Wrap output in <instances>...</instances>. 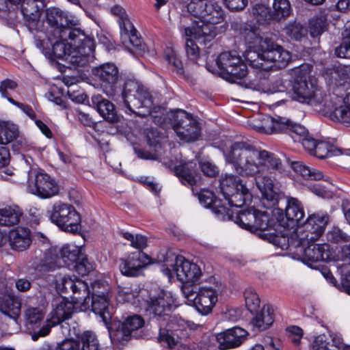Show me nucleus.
<instances>
[{"label":"nucleus","instance_id":"obj_1","mask_svg":"<svg viewBox=\"0 0 350 350\" xmlns=\"http://www.w3.org/2000/svg\"><path fill=\"white\" fill-rule=\"evenodd\" d=\"M224 157L239 176L254 177L265 208H271L278 204L279 195L273 190V180L265 174V171L272 173L282 170V161L276 154L245 142H236L224 152Z\"/></svg>","mask_w":350,"mask_h":350},{"label":"nucleus","instance_id":"obj_2","mask_svg":"<svg viewBox=\"0 0 350 350\" xmlns=\"http://www.w3.org/2000/svg\"><path fill=\"white\" fill-rule=\"evenodd\" d=\"M330 216L325 211L311 214L306 222L299 226L290 237L271 234L273 245L282 250L297 249L301 254L302 261L312 268L314 263L329 262L334 259L333 252L328 244H314L324 233Z\"/></svg>","mask_w":350,"mask_h":350},{"label":"nucleus","instance_id":"obj_3","mask_svg":"<svg viewBox=\"0 0 350 350\" xmlns=\"http://www.w3.org/2000/svg\"><path fill=\"white\" fill-rule=\"evenodd\" d=\"M92 75L98 80L104 92L109 97L116 96L122 109L128 114L146 116L150 113L153 98L148 90L135 79H127L120 91L117 83L120 75L117 66L111 62L104 63L92 68Z\"/></svg>","mask_w":350,"mask_h":350},{"label":"nucleus","instance_id":"obj_4","mask_svg":"<svg viewBox=\"0 0 350 350\" xmlns=\"http://www.w3.org/2000/svg\"><path fill=\"white\" fill-rule=\"evenodd\" d=\"M44 36H35L34 44L51 60H64L73 66L83 67L94 59V40L79 28Z\"/></svg>","mask_w":350,"mask_h":350},{"label":"nucleus","instance_id":"obj_5","mask_svg":"<svg viewBox=\"0 0 350 350\" xmlns=\"http://www.w3.org/2000/svg\"><path fill=\"white\" fill-rule=\"evenodd\" d=\"M231 27L239 31L247 46L243 57L250 66L267 71L285 68L291 61V55L288 51L261 35L256 27L239 23H232Z\"/></svg>","mask_w":350,"mask_h":350},{"label":"nucleus","instance_id":"obj_6","mask_svg":"<svg viewBox=\"0 0 350 350\" xmlns=\"http://www.w3.org/2000/svg\"><path fill=\"white\" fill-rule=\"evenodd\" d=\"M294 79L292 84L293 99L301 103L311 105L315 110L323 113L330 112L334 99L337 98L338 93L342 91V85L333 89L332 92L326 94L319 88L315 78L308 75L306 70L301 68L293 70Z\"/></svg>","mask_w":350,"mask_h":350},{"label":"nucleus","instance_id":"obj_7","mask_svg":"<svg viewBox=\"0 0 350 350\" xmlns=\"http://www.w3.org/2000/svg\"><path fill=\"white\" fill-rule=\"evenodd\" d=\"M191 16L198 18L201 25L192 22L191 25H187L189 17L183 16L180 18V27L184 29L186 35H194L195 39L200 44H206L214 39L217 35L216 24L224 19V11L216 0H208L200 8H197L189 13Z\"/></svg>","mask_w":350,"mask_h":350},{"label":"nucleus","instance_id":"obj_8","mask_svg":"<svg viewBox=\"0 0 350 350\" xmlns=\"http://www.w3.org/2000/svg\"><path fill=\"white\" fill-rule=\"evenodd\" d=\"M216 64H206V69L211 73L218 75L226 81L241 86L260 91L264 83L260 79H246L247 75V64L241 57L234 51L223 52L215 59Z\"/></svg>","mask_w":350,"mask_h":350},{"label":"nucleus","instance_id":"obj_9","mask_svg":"<svg viewBox=\"0 0 350 350\" xmlns=\"http://www.w3.org/2000/svg\"><path fill=\"white\" fill-rule=\"evenodd\" d=\"M273 216L278 221L280 236L282 237H290L299 226L306 222H301L304 211L301 202L295 198H287L284 211L282 208H274Z\"/></svg>","mask_w":350,"mask_h":350},{"label":"nucleus","instance_id":"obj_10","mask_svg":"<svg viewBox=\"0 0 350 350\" xmlns=\"http://www.w3.org/2000/svg\"><path fill=\"white\" fill-rule=\"evenodd\" d=\"M262 129L267 134H288L295 142H300L309 134L308 129L301 124L294 122L286 117L281 116L265 117Z\"/></svg>","mask_w":350,"mask_h":350},{"label":"nucleus","instance_id":"obj_11","mask_svg":"<svg viewBox=\"0 0 350 350\" xmlns=\"http://www.w3.org/2000/svg\"><path fill=\"white\" fill-rule=\"evenodd\" d=\"M111 13L120 17V37L122 44L132 52L142 55L146 51V44L143 43L137 29L127 18L124 10L120 5H115L111 8Z\"/></svg>","mask_w":350,"mask_h":350},{"label":"nucleus","instance_id":"obj_12","mask_svg":"<svg viewBox=\"0 0 350 350\" xmlns=\"http://www.w3.org/2000/svg\"><path fill=\"white\" fill-rule=\"evenodd\" d=\"M49 214L50 220L63 230L75 233L80 230L81 217L72 205L55 203Z\"/></svg>","mask_w":350,"mask_h":350},{"label":"nucleus","instance_id":"obj_13","mask_svg":"<svg viewBox=\"0 0 350 350\" xmlns=\"http://www.w3.org/2000/svg\"><path fill=\"white\" fill-rule=\"evenodd\" d=\"M174 131L179 138L187 142L197 140L200 136L199 123L184 110L176 109L170 115Z\"/></svg>","mask_w":350,"mask_h":350},{"label":"nucleus","instance_id":"obj_14","mask_svg":"<svg viewBox=\"0 0 350 350\" xmlns=\"http://www.w3.org/2000/svg\"><path fill=\"white\" fill-rule=\"evenodd\" d=\"M54 309L51 312V317L47 319L45 325L42 326L31 335L33 340H37L40 337L46 336L51 330V328L55 326L62 321L68 319L76 311V308L72 302L60 298L55 300L53 304Z\"/></svg>","mask_w":350,"mask_h":350},{"label":"nucleus","instance_id":"obj_15","mask_svg":"<svg viewBox=\"0 0 350 350\" xmlns=\"http://www.w3.org/2000/svg\"><path fill=\"white\" fill-rule=\"evenodd\" d=\"M164 261L167 264L170 261L175 262L173 271L181 282H196L201 275V270L196 264L187 260L182 256L176 255L172 250L166 252Z\"/></svg>","mask_w":350,"mask_h":350},{"label":"nucleus","instance_id":"obj_16","mask_svg":"<svg viewBox=\"0 0 350 350\" xmlns=\"http://www.w3.org/2000/svg\"><path fill=\"white\" fill-rule=\"evenodd\" d=\"M59 254L66 266L75 269L81 275H86L93 269L92 264L75 245H64L60 250Z\"/></svg>","mask_w":350,"mask_h":350},{"label":"nucleus","instance_id":"obj_17","mask_svg":"<svg viewBox=\"0 0 350 350\" xmlns=\"http://www.w3.org/2000/svg\"><path fill=\"white\" fill-rule=\"evenodd\" d=\"M174 302L171 292L161 290L157 295L150 297L146 302V312L154 318L162 319L165 321L168 319Z\"/></svg>","mask_w":350,"mask_h":350},{"label":"nucleus","instance_id":"obj_18","mask_svg":"<svg viewBox=\"0 0 350 350\" xmlns=\"http://www.w3.org/2000/svg\"><path fill=\"white\" fill-rule=\"evenodd\" d=\"M27 189L41 198H50L59 193L56 181L44 172L37 173L33 178H29Z\"/></svg>","mask_w":350,"mask_h":350},{"label":"nucleus","instance_id":"obj_19","mask_svg":"<svg viewBox=\"0 0 350 350\" xmlns=\"http://www.w3.org/2000/svg\"><path fill=\"white\" fill-rule=\"evenodd\" d=\"M57 288L61 293L68 294L72 293L71 297L76 303H81L86 308L89 306L90 298L85 297L87 293H90L88 284L81 280L75 278L64 277L57 285Z\"/></svg>","mask_w":350,"mask_h":350},{"label":"nucleus","instance_id":"obj_20","mask_svg":"<svg viewBox=\"0 0 350 350\" xmlns=\"http://www.w3.org/2000/svg\"><path fill=\"white\" fill-rule=\"evenodd\" d=\"M46 22L48 25L45 35L58 34L72 31V21L69 18L68 14L59 8H52L46 10Z\"/></svg>","mask_w":350,"mask_h":350},{"label":"nucleus","instance_id":"obj_21","mask_svg":"<svg viewBox=\"0 0 350 350\" xmlns=\"http://www.w3.org/2000/svg\"><path fill=\"white\" fill-rule=\"evenodd\" d=\"M187 325L183 320L177 321L175 319L167 324L166 328L159 327L158 340L166 344L169 349L174 348L182 338H187Z\"/></svg>","mask_w":350,"mask_h":350},{"label":"nucleus","instance_id":"obj_22","mask_svg":"<svg viewBox=\"0 0 350 350\" xmlns=\"http://www.w3.org/2000/svg\"><path fill=\"white\" fill-rule=\"evenodd\" d=\"M342 91L338 93L337 98L331 103L333 105L330 112H326L333 120L339 121L350 125V87L342 85Z\"/></svg>","mask_w":350,"mask_h":350},{"label":"nucleus","instance_id":"obj_23","mask_svg":"<svg viewBox=\"0 0 350 350\" xmlns=\"http://www.w3.org/2000/svg\"><path fill=\"white\" fill-rule=\"evenodd\" d=\"M216 217L220 220H232L242 228L247 230H254L256 219V210L251 208L244 210L234 215L227 207H221L216 212Z\"/></svg>","mask_w":350,"mask_h":350},{"label":"nucleus","instance_id":"obj_24","mask_svg":"<svg viewBox=\"0 0 350 350\" xmlns=\"http://www.w3.org/2000/svg\"><path fill=\"white\" fill-rule=\"evenodd\" d=\"M247 334V331L239 327H234L220 332L216 336L219 348L225 350L237 347L246 339Z\"/></svg>","mask_w":350,"mask_h":350},{"label":"nucleus","instance_id":"obj_25","mask_svg":"<svg viewBox=\"0 0 350 350\" xmlns=\"http://www.w3.org/2000/svg\"><path fill=\"white\" fill-rule=\"evenodd\" d=\"M44 7V0H23L21 12L27 22V25L29 29L38 28L40 13Z\"/></svg>","mask_w":350,"mask_h":350},{"label":"nucleus","instance_id":"obj_26","mask_svg":"<svg viewBox=\"0 0 350 350\" xmlns=\"http://www.w3.org/2000/svg\"><path fill=\"white\" fill-rule=\"evenodd\" d=\"M271 213L272 216L271 217L267 211L262 212L256 210V219L255 221L256 224H255L254 230L267 231V232H263L262 236L273 244V242L269 239L270 235H280V233L278 221L273 216V210Z\"/></svg>","mask_w":350,"mask_h":350},{"label":"nucleus","instance_id":"obj_27","mask_svg":"<svg viewBox=\"0 0 350 350\" xmlns=\"http://www.w3.org/2000/svg\"><path fill=\"white\" fill-rule=\"evenodd\" d=\"M217 301V291L212 287L202 286L198 289V297L193 306L199 313L206 315L212 311Z\"/></svg>","mask_w":350,"mask_h":350},{"label":"nucleus","instance_id":"obj_28","mask_svg":"<svg viewBox=\"0 0 350 350\" xmlns=\"http://www.w3.org/2000/svg\"><path fill=\"white\" fill-rule=\"evenodd\" d=\"M175 174L184 185H195L198 184L200 176L198 173L197 163L194 161H180L174 167Z\"/></svg>","mask_w":350,"mask_h":350},{"label":"nucleus","instance_id":"obj_29","mask_svg":"<svg viewBox=\"0 0 350 350\" xmlns=\"http://www.w3.org/2000/svg\"><path fill=\"white\" fill-rule=\"evenodd\" d=\"M342 346V339L336 334H320L312 342L313 350H340Z\"/></svg>","mask_w":350,"mask_h":350},{"label":"nucleus","instance_id":"obj_30","mask_svg":"<svg viewBox=\"0 0 350 350\" xmlns=\"http://www.w3.org/2000/svg\"><path fill=\"white\" fill-rule=\"evenodd\" d=\"M90 301L92 311L101 318L105 325H107L112 315V308L109 307L110 297H100L96 295V297L90 298L89 302Z\"/></svg>","mask_w":350,"mask_h":350},{"label":"nucleus","instance_id":"obj_31","mask_svg":"<svg viewBox=\"0 0 350 350\" xmlns=\"http://www.w3.org/2000/svg\"><path fill=\"white\" fill-rule=\"evenodd\" d=\"M273 309L270 305H265L262 308L257 312L251 321L253 330L261 332L268 327L273 323Z\"/></svg>","mask_w":350,"mask_h":350},{"label":"nucleus","instance_id":"obj_32","mask_svg":"<svg viewBox=\"0 0 350 350\" xmlns=\"http://www.w3.org/2000/svg\"><path fill=\"white\" fill-rule=\"evenodd\" d=\"M92 103L105 120L109 122L118 121L119 118L115 106L111 101L100 96H96L92 98Z\"/></svg>","mask_w":350,"mask_h":350},{"label":"nucleus","instance_id":"obj_33","mask_svg":"<svg viewBox=\"0 0 350 350\" xmlns=\"http://www.w3.org/2000/svg\"><path fill=\"white\" fill-rule=\"evenodd\" d=\"M9 242L13 250L19 252L25 250L31 243L29 230L19 228L12 230L9 235Z\"/></svg>","mask_w":350,"mask_h":350},{"label":"nucleus","instance_id":"obj_34","mask_svg":"<svg viewBox=\"0 0 350 350\" xmlns=\"http://www.w3.org/2000/svg\"><path fill=\"white\" fill-rule=\"evenodd\" d=\"M61 260V256H59L56 250L50 249L44 253V258L41 262L33 266V269L40 275L46 272L53 271L62 266Z\"/></svg>","mask_w":350,"mask_h":350},{"label":"nucleus","instance_id":"obj_35","mask_svg":"<svg viewBox=\"0 0 350 350\" xmlns=\"http://www.w3.org/2000/svg\"><path fill=\"white\" fill-rule=\"evenodd\" d=\"M23 211L16 204L5 205L0 208V226H13L20 221Z\"/></svg>","mask_w":350,"mask_h":350},{"label":"nucleus","instance_id":"obj_36","mask_svg":"<svg viewBox=\"0 0 350 350\" xmlns=\"http://www.w3.org/2000/svg\"><path fill=\"white\" fill-rule=\"evenodd\" d=\"M0 311L11 319H16L21 312V302L13 295H5L0 301Z\"/></svg>","mask_w":350,"mask_h":350},{"label":"nucleus","instance_id":"obj_37","mask_svg":"<svg viewBox=\"0 0 350 350\" xmlns=\"http://www.w3.org/2000/svg\"><path fill=\"white\" fill-rule=\"evenodd\" d=\"M238 188L235 192H232V195L224 196L231 207H242L252 200V195L244 185Z\"/></svg>","mask_w":350,"mask_h":350},{"label":"nucleus","instance_id":"obj_38","mask_svg":"<svg viewBox=\"0 0 350 350\" xmlns=\"http://www.w3.org/2000/svg\"><path fill=\"white\" fill-rule=\"evenodd\" d=\"M327 13L321 11L309 21V31L312 38L320 36L327 29Z\"/></svg>","mask_w":350,"mask_h":350},{"label":"nucleus","instance_id":"obj_39","mask_svg":"<svg viewBox=\"0 0 350 350\" xmlns=\"http://www.w3.org/2000/svg\"><path fill=\"white\" fill-rule=\"evenodd\" d=\"M340 154H343V149L338 148L327 142L319 141L312 155L322 159Z\"/></svg>","mask_w":350,"mask_h":350},{"label":"nucleus","instance_id":"obj_40","mask_svg":"<svg viewBox=\"0 0 350 350\" xmlns=\"http://www.w3.org/2000/svg\"><path fill=\"white\" fill-rule=\"evenodd\" d=\"M18 127L10 122H0V144H8L18 136Z\"/></svg>","mask_w":350,"mask_h":350},{"label":"nucleus","instance_id":"obj_41","mask_svg":"<svg viewBox=\"0 0 350 350\" xmlns=\"http://www.w3.org/2000/svg\"><path fill=\"white\" fill-rule=\"evenodd\" d=\"M291 167L296 173L306 179L321 180L324 178L322 172L306 166L301 161L292 162Z\"/></svg>","mask_w":350,"mask_h":350},{"label":"nucleus","instance_id":"obj_42","mask_svg":"<svg viewBox=\"0 0 350 350\" xmlns=\"http://www.w3.org/2000/svg\"><path fill=\"white\" fill-rule=\"evenodd\" d=\"M241 185H243L241 178L234 174H226L220 180V189L224 196L232 195Z\"/></svg>","mask_w":350,"mask_h":350},{"label":"nucleus","instance_id":"obj_43","mask_svg":"<svg viewBox=\"0 0 350 350\" xmlns=\"http://www.w3.org/2000/svg\"><path fill=\"white\" fill-rule=\"evenodd\" d=\"M252 14L259 25H267L275 20L273 13L264 4L257 3L252 9Z\"/></svg>","mask_w":350,"mask_h":350},{"label":"nucleus","instance_id":"obj_44","mask_svg":"<svg viewBox=\"0 0 350 350\" xmlns=\"http://www.w3.org/2000/svg\"><path fill=\"white\" fill-rule=\"evenodd\" d=\"M106 326L108 329L110 338L113 342L124 344L133 338L129 334V330L125 328L122 323H119L115 327H109L108 325Z\"/></svg>","mask_w":350,"mask_h":350},{"label":"nucleus","instance_id":"obj_45","mask_svg":"<svg viewBox=\"0 0 350 350\" xmlns=\"http://www.w3.org/2000/svg\"><path fill=\"white\" fill-rule=\"evenodd\" d=\"M133 338H139L138 331L144 326V320L139 315L135 314L128 317L122 323Z\"/></svg>","mask_w":350,"mask_h":350},{"label":"nucleus","instance_id":"obj_46","mask_svg":"<svg viewBox=\"0 0 350 350\" xmlns=\"http://www.w3.org/2000/svg\"><path fill=\"white\" fill-rule=\"evenodd\" d=\"M273 9L275 20L278 21L286 18L291 12V7L288 0H273Z\"/></svg>","mask_w":350,"mask_h":350},{"label":"nucleus","instance_id":"obj_47","mask_svg":"<svg viewBox=\"0 0 350 350\" xmlns=\"http://www.w3.org/2000/svg\"><path fill=\"white\" fill-rule=\"evenodd\" d=\"M284 31L291 39L301 40L306 36V29L297 21L289 22L284 27Z\"/></svg>","mask_w":350,"mask_h":350},{"label":"nucleus","instance_id":"obj_48","mask_svg":"<svg viewBox=\"0 0 350 350\" xmlns=\"http://www.w3.org/2000/svg\"><path fill=\"white\" fill-rule=\"evenodd\" d=\"M25 318L27 325H30V328L33 329L40 325L44 318V312L40 308H29L25 311Z\"/></svg>","mask_w":350,"mask_h":350},{"label":"nucleus","instance_id":"obj_49","mask_svg":"<svg viewBox=\"0 0 350 350\" xmlns=\"http://www.w3.org/2000/svg\"><path fill=\"white\" fill-rule=\"evenodd\" d=\"M90 293H87L85 297L90 298L91 297H96V295H100V297H110L109 295V286L107 282L104 281H95L91 284L90 288L88 287Z\"/></svg>","mask_w":350,"mask_h":350},{"label":"nucleus","instance_id":"obj_50","mask_svg":"<svg viewBox=\"0 0 350 350\" xmlns=\"http://www.w3.org/2000/svg\"><path fill=\"white\" fill-rule=\"evenodd\" d=\"M186 37H189L186 38L185 40V51L187 57L192 61L195 62L197 64L198 63V59L200 58L199 53V47L197 46L195 41L192 39L194 38V35L187 36L185 33ZM196 42H198L196 39H194Z\"/></svg>","mask_w":350,"mask_h":350},{"label":"nucleus","instance_id":"obj_51","mask_svg":"<svg viewBox=\"0 0 350 350\" xmlns=\"http://www.w3.org/2000/svg\"><path fill=\"white\" fill-rule=\"evenodd\" d=\"M131 263L135 265V268L140 273L142 269L149 264L150 258L145 253L141 250L136 251L129 254L126 258Z\"/></svg>","mask_w":350,"mask_h":350},{"label":"nucleus","instance_id":"obj_52","mask_svg":"<svg viewBox=\"0 0 350 350\" xmlns=\"http://www.w3.org/2000/svg\"><path fill=\"white\" fill-rule=\"evenodd\" d=\"M81 350H98V342L95 334L86 331L81 336Z\"/></svg>","mask_w":350,"mask_h":350},{"label":"nucleus","instance_id":"obj_53","mask_svg":"<svg viewBox=\"0 0 350 350\" xmlns=\"http://www.w3.org/2000/svg\"><path fill=\"white\" fill-rule=\"evenodd\" d=\"M198 200L200 203L205 208H208L211 206H213V213L216 215V211L220 209L221 207H226L221 206L217 207L216 202L214 200V193L208 190H202L198 195Z\"/></svg>","mask_w":350,"mask_h":350},{"label":"nucleus","instance_id":"obj_54","mask_svg":"<svg viewBox=\"0 0 350 350\" xmlns=\"http://www.w3.org/2000/svg\"><path fill=\"white\" fill-rule=\"evenodd\" d=\"M182 292L184 295V297L187 299V303L189 305H193L194 301L196 299V297H198V289L200 288H198L196 286H193V282H182Z\"/></svg>","mask_w":350,"mask_h":350},{"label":"nucleus","instance_id":"obj_55","mask_svg":"<svg viewBox=\"0 0 350 350\" xmlns=\"http://www.w3.org/2000/svg\"><path fill=\"white\" fill-rule=\"evenodd\" d=\"M245 306L250 312L256 311L259 307L260 299L258 295L252 289H247L244 292Z\"/></svg>","mask_w":350,"mask_h":350},{"label":"nucleus","instance_id":"obj_56","mask_svg":"<svg viewBox=\"0 0 350 350\" xmlns=\"http://www.w3.org/2000/svg\"><path fill=\"white\" fill-rule=\"evenodd\" d=\"M119 268L124 275L136 277L139 275V271L135 268V265L131 263L127 258L120 260Z\"/></svg>","mask_w":350,"mask_h":350},{"label":"nucleus","instance_id":"obj_57","mask_svg":"<svg viewBox=\"0 0 350 350\" xmlns=\"http://www.w3.org/2000/svg\"><path fill=\"white\" fill-rule=\"evenodd\" d=\"M327 238L334 243L340 241L347 242L350 239L348 234L338 227H334L331 231L328 232Z\"/></svg>","mask_w":350,"mask_h":350},{"label":"nucleus","instance_id":"obj_58","mask_svg":"<svg viewBox=\"0 0 350 350\" xmlns=\"http://www.w3.org/2000/svg\"><path fill=\"white\" fill-rule=\"evenodd\" d=\"M335 54L340 58L350 59V38L345 37L342 43L336 48Z\"/></svg>","mask_w":350,"mask_h":350},{"label":"nucleus","instance_id":"obj_59","mask_svg":"<svg viewBox=\"0 0 350 350\" xmlns=\"http://www.w3.org/2000/svg\"><path fill=\"white\" fill-rule=\"evenodd\" d=\"M165 59L167 61L169 64L172 65L174 68L177 73H183L182 62L179 59V58L173 51H170L165 55Z\"/></svg>","mask_w":350,"mask_h":350},{"label":"nucleus","instance_id":"obj_60","mask_svg":"<svg viewBox=\"0 0 350 350\" xmlns=\"http://www.w3.org/2000/svg\"><path fill=\"white\" fill-rule=\"evenodd\" d=\"M199 167L204 175L213 177L219 173L217 167L208 161H203L199 163Z\"/></svg>","mask_w":350,"mask_h":350},{"label":"nucleus","instance_id":"obj_61","mask_svg":"<svg viewBox=\"0 0 350 350\" xmlns=\"http://www.w3.org/2000/svg\"><path fill=\"white\" fill-rule=\"evenodd\" d=\"M17 83L9 79L3 80L0 85V92L3 97L8 98H12L10 96L9 90H14L16 88Z\"/></svg>","mask_w":350,"mask_h":350},{"label":"nucleus","instance_id":"obj_62","mask_svg":"<svg viewBox=\"0 0 350 350\" xmlns=\"http://www.w3.org/2000/svg\"><path fill=\"white\" fill-rule=\"evenodd\" d=\"M248 0H224L226 8L231 11H240L247 5Z\"/></svg>","mask_w":350,"mask_h":350},{"label":"nucleus","instance_id":"obj_63","mask_svg":"<svg viewBox=\"0 0 350 350\" xmlns=\"http://www.w3.org/2000/svg\"><path fill=\"white\" fill-rule=\"evenodd\" d=\"M135 294L128 287H120L118 288V299L119 301L129 302L134 298Z\"/></svg>","mask_w":350,"mask_h":350},{"label":"nucleus","instance_id":"obj_64","mask_svg":"<svg viewBox=\"0 0 350 350\" xmlns=\"http://www.w3.org/2000/svg\"><path fill=\"white\" fill-rule=\"evenodd\" d=\"M342 269V273H345V277L342 279L341 289L345 291L346 293L350 295V267L348 265H341L340 267Z\"/></svg>","mask_w":350,"mask_h":350}]
</instances>
